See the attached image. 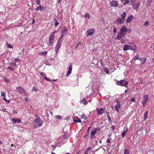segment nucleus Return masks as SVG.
<instances>
[{
  "instance_id": "nucleus-1",
  "label": "nucleus",
  "mask_w": 154,
  "mask_h": 154,
  "mask_svg": "<svg viewBox=\"0 0 154 154\" xmlns=\"http://www.w3.org/2000/svg\"><path fill=\"white\" fill-rule=\"evenodd\" d=\"M116 81V85L122 86H125L127 87L128 85V79L121 80L120 81H118L117 79L115 80Z\"/></svg>"
},
{
  "instance_id": "nucleus-2",
  "label": "nucleus",
  "mask_w": 154,
  "mask_h": 154,
  "mask_svg": "<svg viewBox=\"0 0 154 154\" xmlns=\"http://www.w3.org/2000/svg\"><path fill=\"white\" fill-rule=\"evenodd\" d=\"M17 92L20 94H24L26 96H28L29 94L27 93L25 90L21 86H18L16 88Z\"/></svg>"
},
{
  "instance_id": "nucleus-3",
  "label": "nucleus",
  "mask_w": 154,
  "mask_h": 154,
  "mask_svg": "<svg viewBox=\"0 0 154 154\" xmlns=\"http://www.w3.org/2000/svg\"><path fill=\"white\" fill-rule=\"evenodd\" d=\"M34 122L35 123H38V127H40L42 126L43 123V122L40 119L39 117H38V118H36L34 119Z\"/></svg>"
},
{
  "instance_id": "nucleus-4",
  "label": "nucleus",
  "mask_w": 154,
  "mask_h": 154,
  "mask_svg": "<svg viewBox=\"0 0 154 154\" xmlns=\"http://www.w3.org/2000/svg\"><path fill=\"white\" fill-rule=\"evenodd\" d=\"M134 47L133 48H132L131 47V46L130 45H125L123 48V50L124 51H127V50L130 49L134 50L136 49V45H134Z\"/></svg>"
},
{
  "instance_id": "nucleus-5",
  "label": "nucleus",
  "mask_w": 154,
  "mask_h": 154,
  "mask_svg": "<svg viewBox=\"0 0 154 154\" xmlns=\"http://www.w3.org/2000/svg\"><path fill=\"white\" fill-rule=\"evenodd\" d=\"M98 131H99V129L98 128H95L91 132V139H93L95 138L94 135L96 132Z\"/></svg>"
},
{
  "instance_id": "nucleus-6",
  "label": "nucleus",
  "mask_w": 154,
  "mask_h": 154,
  "mask_svg": "<svg viewBox=\"0 0 154 154\" xmlns=\"http://www.w3.org/2000/svg\"><path fill=\"white\" fill-rule=\"evenodd\" d=\"M149 99V97L148 95H145L144 98L141 102V103L143 105V107H144L146 105L147 101Z\"/></svg>"
},
{
  "instance_id": "nucleus-7",
  "label": "nucleus",
  "mask_w": 154,
  "mask_h": 154,
  "mask_svg": "<svg viewBox=\"0 0 154 154\" xmlns=\"http://www.w3.org/2000/svg\"><path fill=\"white\" fill-rule=\"evenodd\" d=\"M128 31V28L125 26H123L120 29V32L125 35Z\"/></svg>"
},
{
  "instance_id": "nucleus-8",
  "label": "nucleus",
  "mask_w": 154,
  "mask_h": 154,
  "mask_svg": "<svg viewBox=\"0 0 154 154\" xmlns=\"http://www.w3.org/2000/svg\"><path fill=\"white\" fill-rule=\"evenodd\" d=\"M68 71H67L66 75V76H68L71 73L72 69V66L71 63H69V66L68 69Z\"/></svg>"
},
{
  "instance_id": "nucleus-9",
  "label": "nucleus",
  "mask_w": 154,
  "mask_h": 154,
  "mask_svg": "<svg viewBox=\"0 0 154 154\" xmlns=\"http://www.w3.org/2000/svg\"><path fill=\"white\" fill-rule=\"evenodd\" d=\"M94 29H89L87 30V32L88 34L87 35V36H88L89 35H91L93 34L94 32Z\"/></svg>"
},
{
  "instance_id": "nucleus-10",
  "label": "nucleus",
  "mask_w": 154,
  "mask_h": 154,
  "mask_svg": "<svg viewBox=\"0 0 154 154\" xmlns=\"http://www.w3.org/2000/svg\"><path fill=\"white\" fill-rule=\"evenodd\" d=\"M56 32V31H55L52 32L49 38V39L54 41L55 37L54 35Z\"/></svg>"
},
{
  "instance_id": "nucleus-11",
  "label": "nucleus",
  "mask_w": 154,
  "mask_h": 154,
  "mask_svg": "<svg viewBox=\"0 0 154 154\" xmlns=\"http://www.w3.org/2000/svg\"><path fill=\"white\" fill-rule=\"evenodd\" d=\"M125 35L123 33H122L120 32V33H119L116 37V40H120V39L122 38L123 37H124L125 36Z\"/></svg>"
},
{
  "instance_id": "nucleus-12",
  "label": "nucleus",
  "mask_w": 154,
  "mask_h": 154,
  "mask_svg": "<svg viewBox=\"0 0 154 154\" xmlns=\"http://www.w3.org/2000/svg\"><path fill=\"white\" fill-rule=\"evenodd\" d=\"M12 121L14 123H20L21 122V120L19 118H14L12 119Z\"/></svg>"
},
{
  "instance_id": "nucleus-13",
  "label": "nucleus",
  "mask_w": 154,
  "mask_h": 154,
  "mask_svg": "<svg viewBox=\"0 0 154 154\" xmlns=\"http://www.w3.org/2000/svg\"><path fill=\"white\" fill-rule=\"evenodd\" d=\"M124 20L120 18H118L117 19L116 23L117 24H121L124 23Z\"/></svg>"
},
{
  "instance_id": "nucleus-14",
  "label": "nucleus",
  "mask_w": 154,
  "mask_h": 154,
  "mask_svg": "<svg viewBox=\"0 0 154 154\" xmlns=\"http://www.w3.org/2000/svg\"><path fill=\"white\" fill-rule=\"evenodd\" d=\"M117 104L115 106V109L117 112H118L119 111V109L120 108L121 105L120 103L119 102L118 100H117Z\"/></svg>"
},
{
  "instance_id": "nucleus-15",
  "label": "nucleus",
  "mask_w": 154,
  "mask_h": 154,
  "mask_svg": "<svg viewBox=\"0 0 154 154\" xmlns=\"http://www.w3.org/2000/svg\"><path fill=\"white\" fill-rule=\"evenodd\" d=\"M45 7H44L43 6L40 5L37 7L35 9L36 11H37L38 10L40 11H42L44 10L45 9Z\"/></svg>"
},
{
  "instance_id": "nucleus-16",
  "label": "nucleus",
  "mask_w": 154,
  "mask_h": 154,
  "mask_svg": "<svg viewBox=\"0 0 154 154\" xmlns=\"http://www.w3.org/2000/svg\"><path fill=\"white\" fill-rule=\"evenodd\" d=\"M110 5L111 6L117 7L118 5V3L116 1H113L110 2Z\"/></svg>"
},
{
  "instance_id": "nucleus-17",
  "label": "nucleus",
  "mask_w": 154,
  "mask_h": 154,
  "mask_svg": "<svg viewBox=\"0 0 154 154\" xmlns=\"http://www.w3.org/2000/svg\"><path fill=\"white\" fill-rule=\"evenodd\" d=\"M140 2H138L137 3L134 4L132 5L134 9H137L140 5Z\"/></svg>"
},
{
  "instance_id": "nucleus-18",
  "label": "nucleus",
  "mask_w": 154,
  "mask_h": 154,
  "mask_svg": "<svg viewBox=\"0 0 154 154\" xmlns=\"http://www.w3.org/2000/svg\"><path fill=\"white\" fill-rule=\"evenodd\" d=\"M97 113L99 115H101L103 114L104 112V110L102 108L99 109L98 108L97 109Z\"/></svg>"
},
{
  "instance_id": "nucleus-19",
  "label": "nucleus",
  "mask_w": 154,
  "mask_h": 154,
  "mask_svg": "<svg viewBox=\"0 0 154 154\" xmlns=\"http://www.w3.org/2000/svg\"><path fill=\"white\" fill-rule=\"evenodd\" d=\"M133 17V16L132 15H130L126 19V23H128L130 22L132 20Z\"/></svg>"
},
{
  "instance_id": "nucleus-20",
  "label": "nucleus",
  "mask_w": 154,
  "mask_h": 154,
  "mask_svg": "<svg viewBox=\"0 0 154 154\" xmlns=\"http://www.w3.org/2000/svg\"><path fill=\"white\" fill-rule=\"evenodd\" d=\"M61 45V44H57L55 48V51L56 53H57L58 51V50L60 49Z\"/></svg>"
},
{
  "instance_id": "nucleus-21",
  "label": "nucleus",
  "mask_w": 154,
  "mask_h": 154,
  "mask_svg": "<svg viewBox=\"0 0 154 154\" xmlns=\"http://www.w3.org/2000/svg\"><path fill=\"white\" fill-rule=\"evenodd\" d=\"M73 119L75 122L76 123H81V119L77 117H75Z\"/></svg>"
},
{
  "instance_id": "nucleus-22",
  "label": "nucleus",
  "mask_w": 154,
  "mask_h": 154,
  "mask_svg": "<svg viewBox=\"0 0 154 154\" xmlns=\"http://www.w3.org/2000/svg\"><path fill=\"white\" fill-rule=\"evenodd\" d=\"M121 2L123 3L124 5H126L130 2V1L129 0H121Z\"/></svg>"
},
{
  "instance_id": "nucleus-23",
  "label": "nucleus",
  "mask_w": 154,
  "mask_h": 154,
  "mask_svg": "<svg viewBox=\"0 0 154 154\" xmlns=\"http://www.w3.org/2000/svg\"><path fill=\"white\" fill-rule=\"evenodd\" d=\"M148 113V111H146L144 114V121H145L147 119Z\"/></svg>"
},
{
  "instance_id": "nucleus-24",
  "label": "nucleus",
  "mask_w": 154,
  "mask_h": 154,
  "mask_svg": "<svg viewBox=\"0 0 154 154\" xmlns=\"http://www.w3.org/2000/svg\"><path fill=\"white\" fill-rule=\"evenodd\" d=\"M152 0H147L146 2V5L148 6H149L152 3Z\"/></svg>"
},
{
  "instance_id": "nucleus-25",
  "label": "nucleus",
  "mask_w": 154,
  "mask_h": 154,
  "mask_svg": "<svg viewBox=\"0 0 154 154\" xmlns=\"http://www.w3.org/2000/svg\"><path fill=\"white\" fill-rule=\"evenodd\" d=\"M128 131V128L127 127L126 128V130L122 133V137L123 138L125 135L126 133Z\"/></svg>"
},
{
  "instance_id": "nucleus-26",
  "label": "nucleus",
  "mask_w": 154,
  "mask_h": 154,
  "mask_svg": "<svg viewBox=\"0 0 154 154\" xmlns=\"http://www.w3.org/2000/svg\"><path fill=\"white\" fill-rule=\"evenodd\" d=\"M146 59L144 57H142L140 59V60L141 61H143V62L141 63V65H143L146 61Z\"/></svg>"
},
{
  "instance_id": "nucleus-27",
  "label": "nucleus",
  "mask_w": 154,
  "mask_h": 154,
  "mask_svg": "<svg viewBox=\"0 0 154 154\" xmlns=\"http://www.w3.org/2000/svg\"><path fill=\"white\" fill-rule=\"evenodd\" d=\"M126 14L125 12H123V13L121 14V16L122 17V19H123L124 20H125V18L126 16Z\"/></svg>"
},
{
  "instance_id": "nucleus-28",
  "label": "nucleus",
  "mask_w": 154,
  "mask_h": 154,
  "mask_svg": "<svg viewBox=\"0 0 154 154\" xmlns=\"http://www.w3.org/2000/svg\"><path fill=\"white\" fill-rule=\"evenodd\" d=\"M139 54H137L132 59V60H140V59L139 57Z\"/></svg>"
},
{
  "instance_id": "nucleus-29",
  "label": "nucleus",
  "mask_w": 154,
  "mask_h": 154,
  "mask_svg": "<svg viewBox=\"0 0 154 154\" xmlns=\"http://www.w3.org/2000/svg\"><path fill=\"white\" fill-rule=\"evenodd\" d=\"M43 74H44L45 75H46L45 74V73H44L43 72H41L40 73V74L42 76H43L44 77V78L47 80L48 81H51V80H50L48 78H47V77H45V76H44V75H43Z\"/></svg>"
},
{
  "instance_id": "nucleus-30",
  "label": "nucleus",
  "mask_w": 154,
  "mask_h": 154,
  "mask_svg": "<svg viewBox=\"0 0 154 154\" xmlns=\"http://www.w3.org/2000/svg\"><path fill=\"white\" fill-rule=\"evenodd\" d=\"M54 44V41L49 39V43L48 45L49 46L52 45Z\"/></svg>"
},
{
  "instance_id": "nucleus-31",
  "label": "nucleus",
  "mask_w": 154,
  "mask_h": 154,
  "mask_svg": "<svg viewBox=\"0 0 154 154\" xmlns=\"http://www.w3.org/2000/svg\"><path fill=\"white\" fill-rule=\"evenodd\" d=\"M54 25L55 27H57L58 25L59 24V23L58 22L57 20L56 19H54Z\"/></svg>"
},
{
  "instance_id": "nucleus-32",
  "label": "nucleus",
  "mask_w": 154,
  "mask_h": 154,
  "mask_svg": "<svg viewBox=\"0 0 154 154\" xmlns=\"http://www.w3.org/2000/svg\"><path fill=\"white\" fill-rule=\"evenodd\" d=\"M84 16L85 18H87L88 19H90V14L88 13H86Z\"/></svg>"
},
{
  "instance_id": "nucleus-33",
  "label": "nucleus",
  "mask_w": 154,
  "mask_h": 154,
  "mask_svg": "<svg viewBox=\"0 0 154 154\" xmlns=\"http://www.w3.org/2000/svg\"><path fill=\"white\" fill-rule=\"evenodd\" d=\"M129 150L128 149H125L124 154H129Z\"/></svg>"
},
{
  "instance_id": "nucleus-34",
  "label": "nucleus",
  "mask_w": 154,
  "mask_h": 154,
  "mask_svg": "<svg viewBox=\"0 0 154 154\" xmlns=\"http://www.w3.org/2000/svg\"><path fill=\"white\" fill-rule=\"evenodd\" d=\"M81 118L82 119H87V117L86 116L84 115H82L81 116Z\"/></svg>"
},
{
  "instance_id": "nucleus-35",
  "label": "nucleus",
  "mask_w": 154,
  "mask_h": 154,
  "mask_svg": "<svg viewBox=\"0 0 154 154\" xmlns=\"http://www.w3.org/2000/svg\"><path fill=\"white\" fill-rule=\"evenodd\" d=\"M62 43V39L59 38L58 39L57 41V43L61 44Z\"/></svg>"
},
{
  "instance_id": "nucleus-36",
  "label": "nucleus",
  "mask_w": 154,
  "mask_h": 154,
  "mask_svg": "<svg viewBox=\"0 0 154 154\" xmlns=\"http://www.w3.org/2000/svg\"><path fill=\"white\" fill-rule=\"evenodd\" d=\"M82 103L84 105L87 104L88 103V102L86 101V100L85 99V98H84L82 100Z\"/></svg>"
},
{
  "instance_id": "nucleus-37",
  "label": "nucleus",
  "mask_w": 154,
  "mask_h": 154,
  "mask_svg": "<svg viewBox=\"0 0 154 154\" xmlns=\"http://www.w3.org/2000/svg\"><path fill=\"white\" fill-rule=\"evenodd\" d=\"M1 96L3 97H5V92L3 91H1Z\"/></svg>"
},
{
  "instance_id": "nucleus-38",
  "label": "nucleus",
  "mask_w": 154,
  "mask_h": 154,
  "mask_svg": "<svg viewBox=\"0 0 154 154\" xmlns=\"http://www.w3.org/2000/svg\"><path fill=\"white\" fill-rule=\"evenodd\" d=\"M120 40L122 43H124L125 42V39L124 38H122Z\"/></svg>"
},
{
  "instance_id": "nucleus-39",
  "label": "nucleus",
  "mask_w": 154,
  "mask_h": 154,
  "mask_svg": "<svg viewBox=\"0 0 154 154\" xmlns=\"http://www.w3.org/2000/svg\"><path fill=\"white\" fill-rule=\"evenodd\" d=\"M7 69H9L11 71H13L14 70V69L12 67H10V66H8L7 67Z\"/></svg>"
},
{
  "instance_id": "nucleus-40",
  "label": "nucleus",
  "mask_w": 154,
  "mask_h": 154,
  "mask_svg": "<svg viewBox=\"0 0 154 154\" xmlns=\"http://www.w3.org/2000/svg\"><path fill=\"white\" fill-rule=\"evenodd\" d=\"M32 91H37V90L34 87H33L32 88Z\"/></svg>"
},
{
  "instance_id": "nucleus-41",
  "label": "nucleus",
  "mask_w": 154,
  "mask_h": 154,
  "mask_svg": "<svg viewBox=\"0 0 154 154\" xmlns=\"http://www.w3.org/2000/svg\"><path fill=\"white\" fill-rule=\"evenodd\" d=\"M2 99L4 100L7 103H10V100H7L5 97L3 98Z\"/></svg>"
},
{
  "instance_id": "nucleus-42",
  "label": "nucleus",
  "mask_w": 154,
  "mask_h": 154,
  "mask_svg": "<svg viewBox=\"0 0 154 154\" xmlns=\"http://www.w3.org/2000/svg\"><path fill=\"white\" fill-rule=\"evenodd\" d=\"M10 64L11 66H16V63L15 62H13V63H10Z\"/></svg>"
},
{
  "instance_id": "nucleus-43",
  "label": "nucleus",
  "mask_w": 154,
  "mask_h": 154,
  "mask_svg": "<svg viewBox=\"0 0 154 154\" xmlns=\"http://www.w3.org/2000/svg\"><path fill=\"white\" fill-rule=\"evenodd\" d=\"M55 117L57 119H61L62 118L61 117L60 115H57L55 116Z\"/></svg>"
},
{
  "instance_id": "nucleus-44",
  "label": "nucleus",
  "mask_w": 154,
  "mask_h": 154,
  "mask_svg": "<svg viewBox=\"0 0 154 154\" xmlns=\"http://www.w3.org/2000/svg\"><path fill=\"white\" fill-rule=\"evenodd\" d=\"M104 71L105 72H106L107 73H109V70L107 68H105L104 69Z\"/></svg>"
},
{
  "instance_id": "nucleus-45",
  "label": "nucleus",
  "mask_w": 154,
  "mask_h": 154,
  "mask_svg": "<svg viewBox=\"0 0 154 154\" xmlns=\"http://www.w3.org/2000/svg\"><path fill=\"white\" fill-rule=\"evenodd\" d=\"M137 0H131V4L132 5L135 4Z\"/></svg>"
},
{
  "instance_id": "nucleus-46",
  "label": "nucleus",
  "mask_w": 154,
  "mask_h": 154,
  "mask_svg": "<svg viewBox=\"0 0 154 154\" xmlns=\"http://www.w3.org/2000/svg\"><path fill=\"white\" fill-rule=\"evenodd\" d=\"M144 25L146 26H147L149 25L148 21H147L144 22Z\"/></svg>"
},
{
  "instance_id": "nucleus-47",
  "label": "nucleus",
  "mask_w": 154,
  "mask_h": 154,
  "mask_svg": "<svg viewBox=\"0 0 154 154\" xmlns=\"http://www.w3.org/2000/svg\"><path fill=\"white\" fill-rule=\"evenodd\" d=\"M36 4L37 5H39L40 4V1L39 0H37Z\"/></svg>"
},
{
  "instance_id": "nucleus-48",
  "label": "nucleus",
  "mask_w": 154,
  "mask_h": 154,
  "mask_svg": "<svg viewBox=\"0 0 154 154\" xmlns=\"http://www.w3.org/2000/svg\"><path fill=\"white\" fill-rule=\"evenodd\" d=\"M24 100L25 101H28L29 100V99L28 97H25Z\"/></svg>"
},
{
  "instance_id": "nucleus-49",
  "label": "nucleus",
  "mask_w": 154,
  "mask_h": 154,
  "mask_svg": "<svg viewBox=\"0 0 154 154\" xmlns=\"http://www.w3.org/2000/svg\"><path fill=\"white\" fill-rule=\"evenodd\" d=\"M113 32L114 33H115L116 32V29L115 27H114Z\"/></svg>"
},
{
  "instance_id": "nucleus-50",
  "label": "nucleus",
  "mask_w": 154,
  "mask_h": 154,
  "mask_svg": "<svg viewBox=\"0 0 154 154\" xmlns=\"http://www.w3.org/2000/svg\"><path fill=\"white\" fill-rule=\"evenodd\" d=\"M131 100L132 101V102H135V98L134 97H133L131 99Z\"/></svg>"
},
{
  "instance_id": "nucleus-51",
  "label": "nucleus",
  "mask_w": 154,
  "mask_h": 154,
  "mask_svg": "<svg viewBox=\"0 0 154 154\" xmlns=\"http://www.w3.org/2000/svg\"><path fill=\"white\" fill-rule=\"evenodd\" d=\"M43 55H45V56L47 54V51H44L43 52Z\"/></svg>"
},
{
  "instance_id": "nucleus-52",
  "label": "nucleus",
  "mask_w": 154,
  "mask_h": 154,
  "mask_svg": "<svg viewBox=\"0 0 154 154\" xmlns=\"http://www.w3.org/2000/svg\"><path fill=\"white\" fill-rule=\"evenodd\" d=\"M8 48H13L12 46L11 45H10V44H8Z\"/></svg>"
},
{
  "instance_id": "nucleus-53",
  "label": "nucleus",
  "mask_w": 154,
  "mask_h": 154,
  "mask_svg": "<svg viewBox=\"0 0 154 154\" xmlns=\"http://www.w3.org/2000/svg\"><path fill=\"white\" fill-rule=\"evenodd\" d=\"M91 147H88L87 149V152H88V151H90V150H91Z\"/></svg>"
},
{
  "instance_id": "nucleus-54",
  "label": "nucleus",
  "mask_w": 154,
  "mask_h": 154,
  "mask_svg": "<svg viewBox=\"0 0 154 154\" xmlns=\"http://www.w3.org/2000/svg\"><path fill=\"white\" fill-rule=\"evenodd\" d=\"M106 142L108 143H109L110 142V140L109 138H108L107 139Z\"/></svg>"
},
{
  "instance_id": "nucleus-55",
  "label": "nucleus",
  "mask_w": 154,
  "mask_h": 154,
  "mask_svg": "<svg viewBox=\"0 0 154 154\" xmlns=\"http://www.w3.org/2000/svg\"><path fill=\"white\" fill-rule=\"evenodd\" d=\"M64 36L63 35L61 34V36L59 37V38L62 39L63 37Z\"/></svg>"
},
{
  "instance_id": "nucleus-56",
  "label": "nucleus",
  "mask_w": 154,
  "mask_h": 154,
  "mask_svg": "<svg viewBox=\"0 0 154 154\" xmlns=\"http://www.w3.org/2000/svg\"><path fill=\"white\" fill-rule=\"evenodd\" d=\"M66 31V30L65 29H64L61 32V34H62L63 35V34Z\"/></svg>"
},
{
  "instance_id": "nucleus-57",
  "label": "nucleus",
  "mask_w": 154,
  "mask_h": 154,
  "mask_svg": "<svg viewBox=\"0 0 154 154\" xmlns=\"http://www.w3.org/2000/svg\"><path fill=\"white\" fill-rule=\"evenodd\" d=\"M5 81L7 83H8L9 82V81L8 79H5Z\"/></svg>"
},
{
  "instance_id": "nucleus-58",
  "label": "nucleus",
  "mask_w": 154,
  "mask_h": 154,
  "mask_svg": "<svg viewBox=\"0 0 154 154\" xmlns=\"http://www.w3.org/2000/svg\"><path fill=\"white\" fill-rule=\"evenodd\" d=\"M91 126H90L89 127H88V129L87 130V131L88 132L89 131L90 128H91Z\"/></svg>"
},
{
  "instance_id": "nucleus-59",
  "label": "nucleus",
  "mask_w": 154,
  "mask_h": 154,
  "mask_svg": "<svg viewBox=\"0 0 154 154\" xmlns=\"http://www.w3.org/2000/svg\"><path fill=\"white\" fill-rule=\"evenodd\" d=\"M108 118L109 121H111V118H110V116L109 115H108Z\"/></svg>"
},
{
  "instance_id": "nucleus-60",
  "label": "nucleus",
  "mask_w": 154,
  "mask_h": 154,
  "mask_svg": "<svg viewBox=\"0 0 154 154\" xmlns=\"http://www.w3.org/2000/svg\"><path fill=\"white\" fill-rule=\"evenodd\" d=\"M112 130H114L115 128V127L113 125L112 126Z\"/></svg>"
},
{
  "instance_id": "nucleus-61",
  "label": "nucleus",
  "mask_w": 154,
  "mask_h": 154,
  "mask_svg": "<svg viewBox=\"0 0 154 154\" xmlns=\"http://www.w3.org/2000/svg\"><path fill=\"white\" fill-rule=\"evenodd\" d=\"M43 52H41L39 53V55H43Z\"/></svg>"
},
{
  "instance_id": "nucleus-62",
  "label": "nucleus",
  "mask_w": 154,
  "mask_h": 154,
  "mask_svg": "<svg viewBox=\"0 0 154 154\" xmlns=\"http://www.w3.org/2000/svg\"><path fill=\"white\" fill-rule=\"evenodd\" d=\"M85 154H88V152L87 151H85Z\"/></svg>"
},
{
  "instance_id": "nucleus-63",
  "label": "nucleus",
  "mask_w": 154,
  "mask_h": 154,
  "mask_svg": "<svg viewBox=\"0 0 154 154\" xmlns=\"http://www.w3.org/2000/svg\"><path fill=\"white\" fill-rule=\"evenodd\" d=\"M15 60H16V61L17 62L19 60L18 58H16L15 59Z\"/></svg>"
},
{
  "instance_id": "nucleus-64",
  "label": "nucleus",
  "mask_w": 154,
  "mask_h": 154,
  "mask_svg": "<svg viewBox=\"0 0 154 154\" xmlns=\"http://www.w3.org/2000/svg\"><path fill=\"white\" fill-rule=\"evenodd\" d=\"M152 62L153 63H154V58H152Z\"/></svg>"
}]
</instances>
